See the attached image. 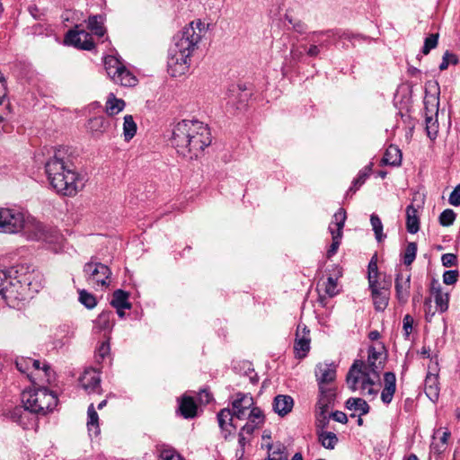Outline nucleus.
Returning <instances> with one entry per match:
<instances>
[{
  "instance_id": "f257e3e1",
  "label": "nucleus",
  "mask_w": 460,
  "mask_h": 460,
  "mask_svg": "<svg viewBox=\"0 0 460 460\" xmlns=\"http://www.w3.org/2000/svg\"><path fill=\"white\" fill-rule=\"evenodd\" d=\"M205 23L200 20L193 21L174 35L168 50V73L172 77L184 75L190 65V57L198 48L203 33Z\"/></svg>"
},
{
  "instance_id": "f03ea898",
  "label": "nucleus",
  "mask_w": 460,
  "mask_h": 460,
  "mask_svg": "<svg viewBox=\"0 0 460 460\" xmlns=\"http://www.w3.org/2000/svg\"><path fill=\"white\" fill-rule=\"evenodd\" d=\"M45 173L51 188L63 196H75L84 187V179L65 148L55 150L53 155L46 161Z\"/></svg>"
},
{
  "instance_id": "7ed1b4c3",
  "label": "nucleus",
  "mask_w": 460,
  "mask_h": 460,
  "mask_svg": "<svg viewBox=\"0 0 460 460\" xmlns=\"http://www.w3.org/2000/svg\"><path fill=\"white\" fill-rule=\"evenodd\" d=\"M211 141L209 128L199 120L183 119L172 128V146L178 154L190 159L197 158Z\"/></svg>"
},
{
  "instance_id": "20e7f679",
  "label": "nucleus",
  "mask_w": 460,
  "mask_h": 460,
  "mask_svg": "<svg viewBox=\"0 0 460 460\" xmlns=\"http://www.w3.org/2000/svg\"><path fill=\"white\" fill-rule=\"evenodd\" d=\"M10 273L13 274V288L9 290V297L13 302L26 299L32 293H38L43 285V276L34 267L27 264H20L10 269Z\"/></svg>"
},
{
  "instance_id": "39448f33",
  "label": "nucleus",
  "mask_w": 460,
  "mask_h": 460,
  "mask_svg": "<svg viewBox=\"0 0 460 460\" xmlns=\"http://www.w3.org/2000/svg\"><path fill=\"white\" fill-rule=\"evenodd\" d=\"M385 361L382 358V352L377 351L374 347L368 349L367 361L355 360L347 374L348 386L352 390L358 389L359 382V374L369 372L376 380L379 379L381 370L384 368Z\"/></svg>"
},
{
  "instance_id": "423d86ee",
  "label": "nucleus",
  "mask_w": 460,
  "mask_h": 460,
  "mask_svg": "<svg viewBox=\"0 0 460 460\" xmlns=\"http://www.w3.org/2000/svg\"><path fill=\"white\" fill-rule=\"evenodd\" d=\"M22 402L30 413L46 415L57 406L58 397L48 388L39 387L23 391Z\"/></svg>"
},
{
  "instance_id": "0eeeda50",
  "label": "nucleus",
  "mask_w": 460,
  "mask_h": 460,
  "mask_svg": "<svg viewBox=\"0 0 460 460\" xmlns=\"http://www.w3.org/2000/svg\"><path fill=\"white\" fill-rule=\"evenodd\" d=\"M104 68L110 78L118 84L130 87L136 85L137 77L115 56L104 58Z\"/></svg>"
},
{
  "instance_id": "6e6552de",
  "label": "nucleus",
  "mask_w": 460,
  "mask_h": 460,
  "mask_svg": "<svg viewBox=\"0 0 460 460\" xmlns=\"http://www.w3.org/2000/svg\"><path fill=\"white\" fill-rule=\"evenodd\" d=\"M84 275L89 285L103 289L110 285L111 270L107 265L92 261L84 264Z\"/></svg>"
},
{
  "instance_id": "1a4fd4ad",
  "label": "nucleus",
  "mask_w": 460,
  "mask_h": 460,
  "mask_svg": "<svg viewBox=\"0 0 460 460\" xmlns=\"http://www.w3.org/2000/svg\"><path fill=\"white\" fill-rule=\"evenodd\" d=\"M24 226V212L17 208H0V233L18 234Z\"/></svg>"
},
{
  "instance_id": "9d476101",
  "label": "nucleus",
  "mask_w": 460,
  "mask_h": 460,
  "mask_svg": "<svg viewBox=\"0 0 460 460\" xmlns=\"http://www.w3.org/2000/svg\"><path fill=\"white\" fill-rule=\"evenodd\" d=\"M346 218V211L343 208H340L332 217V220L329 225V231L332 237V243L327 251L328 258L333 256L338 251Z\"/></svg>"
},
{
  "instance_id": "9b49d317",
  "label": "nucleus",
  "mask_w": 460,
  "mask_h": 460,
  "mask_svg": "<svg viewBox=\"0 0 460 460\" xmlns=\"http://www.w3.org/2000/svg\"><path fill=\"white\" fill-rule=\"evenodd\" d=\"M314 375L318 389L332 388L337 376V365L333 362H320L316 365Z\"/></svg>"
},
{
  "instance_id": "f8f14e48",
  "label": "nucleus",
  "mask_w": 460,
  "mask_h": 460,
  "mask_svg": "<svg viewBox=\"0 0 460 460\" xmlns=\"http://www.w3.org/2000/svg\"><path fill=\"white\" fill-rule=\"evenodd\" d=\"M310 330L304 323H298L294 343L295 357L304 358L310 350Z\"/></svg>"
},
{
  "instance_id": "ddd939ff",
  "label": "nucleus",
  "mask_w": 460,
  "mask_h": 460,
  "mask_svg": "<svg viewBox=\"0 0 460 460\" xmlns=\"http://www.w3.org/2000/svg\"><path fill=\"white\" fill-rule=\"evenodd\" d=\"M65 42L77 49L91 50L94 47L92 35L84 31L70 30L66 35Z\"/></svg>"
},
{
  "instance_id": "4468645a",
  "label": "nucleus",
  "mask_w": 460,
  "mask_h": 460,
  "mask_svg": "<svg viewBox=\"0 0 460 460\" xmlns=\"http://www.w3.org/2000/svg\"><path fill=\"white\" fill-rule=\"evenodd\" d=\"M47 226L42 223L26 215L24 212V226L22 232L26 235L27 239L31 241H41L44 238Z\"/></svg>"
},
{
  "instance_id": "2eb2a0df",
  "label": "nucleus",
  "mask_w": 460,
  "mask_h": 460,
  "mask_svg": "<svg viewBox=\"0 0 460 460\" xmlns=\"http://www.w3.org/2000/svg\"><path fill=\"white\" fill-rule=\"evenodd\" d=\"M82 388L89 394L102 393L101 376L94 369H86L79 378Z\"/></svg>"
},
{
  "instance_id": "dca6fc26",
  "label": "nucleus",
  "mask_w": 460,
  "mask_h": 460,
  "mask_svg": "<svg viewBox=\"0 0 460 460\" xmlns=\"http://www.w3.org/2000/svg\"><path fill=\"white\" fill-rule=\"evenodd\" d=\"M253 397L250 394L237 393L236 398L232 402L234 416L243 420L245 417V411L253 407Z\"/></svg>"
},
{
  "instance_id": "f3484780",
  "label": "nucleus",
  "mask_w": 460,
  "mask_h": 460,
  "mask_svg": "<svg viewBox=\"0 0 460 460\" xmlns=\"http://www.w3.org/2000/svg\"><path fill=\"white\" fill-rule=\"evenodd\" d=\"M394 288L399 303L405 304L410 296L411 275H404L402 272L397 273Z\"/></svg>"
},
{
  "instance_id": "a211bd4d",
  "label": "nucleus",
  "mask_w": 460,
  "mask_h": 460,
  "mask_svg": "<svg viewBox=\"0 0 460 460\" xmlns=\"http://www.w3.org/2000/svg\"><path fill=\"white\" fill-rule=\"evenodd\" d=\"M6 95L5 79L0 73V135L7 131L8 121L10 119V111L8 104L4 105V98Z\"/></svg>"
},
{
  "instance_id": "6ab92c4d",
  "label": "nucleus",
  "mask_w": 460,
  "mask_h": 460,
  "mask_svg": "<svg viewBox=\"0 0 460 460\" xmlns=\"http://www.w3.org/2000/svg\"><path fill=\"white\" fill-rule=\"evenodd\" d=\"M336 397V388H325L319 389V396L316 403V411L323 412H328L331 408L334 405V401Z\"/></svg>"
},
{
  "instance_id": "aec40b11",
  "label": "nucleus",
  "mask_w": 460,
  "mask_h": 460,
  "mask_svg": "<svg viewBox=\"0 0 460 460\" xmlns=\"http://www.w3.org/2000/svg\"><path fill=\"white\" fill-rule=\"evenodd\" d=\"M233 416H234V412L228 408L220 410L217 415L218 425L225 439H227L233 433V430L235 429V427L233 425Z\"/></svg>"
},
{
  "instance_id": "412c9836",
  "label": "nucleus",
  "mask_w": 460,
  "mask_h": 460,
  "mask_svg": "<svg viewBox=\"0 0 460 460\" xmlns=\"http://www.w3.org/2000/svg\"><path fill=\"white\" fill-rule=\"evenodd\" d=\"M384 388L381 392V400L384 403L389 404L396 390V376L393 372H385L384 375Z\"/></svg>"
},
{
  "instance_id": "4be33fe9",
  "label": "nucleus",
  "mask_w": 460,
  "mask_h": 460,
  "mask_svg": "<svg viewBox=\"0 0 460 460\" xmlns=\"http://www.w3.org/2000/svg\"><path fill=\"white\" fill-rule=\"evenodd\" d=\"M430 292L434 296L438 310L441 313L446 312L448 308V295L442 292L441 285L438 280H432Z\"/></svg>"
},
{
  "instance_id": "5701e85b",
  "label": "nucleus",
  "mask_w": 460,
  "mask_h": 460,
  "mask_svg": "<svg viewBox=\"0 0 460 460\" xmlns=\"http://www.w3.org/2000/svg\"><path fill=\"white\" fill-rule=\"evenodd\" d=\"M44 235L45 236L42 238L41 242L48 243L53 252H58L61 250L64 238L58 229L47 227Z\"/></svg>"
},
{
  "instance_id": "b1692460",
  "label": "nucleus",
  "mask_w": 460,
  "mask_h": 460,
  "mask_svg": "<svg viewBox=\"0 0 460 460\" xmlns=\"http://www.w3.org/2000/svg\"><path fill=\"white\" fill-rule=\"evenodd\" d=\"M373 303L376 310L384 311L388 305V291L385 288H380L378 284L370 286Z\"/></svg>"
},
{
  "instance_id": "393cba45",
  "label": "nucleus",
  "mask_w": 460,
  "mask_h": 460,
  "mask_svg": "<svg viewBox=\"0 0 460 460\" xmlns=\"http://www.w3.org/2000/svg\"><path fill=\"white\" fill-rule=\"evenodd\" d=\"M338 34V32L332 30L314 31L310 36V40L317 44L322 49H327L332 45V39Z\"/></svg>"
},
{
  "instance_id": "a878e982",
  "label": "nucleus",
  "mask_w": 460,
  "mask_h": 460,
  "mask_svg": "<svg viewBox=\"0 0 460 460\" xmlns=\"http://www.w3.org/2000/svg\"><path fill=\"white\" fill-rule=\"evenodd\" d=\"M402 155L401 149L395 145H390L382 158L381 164L391 166H400Z\"/></svg>"
},
{
  "instance_id": "bb28decb",
  "label": "nucleus",
  "mask_w": 460,
  "mask_h": 460,
  "mask_svg": "<svg viewBox=\"0 0 460 460\" xmlns=\"http://www.w3.org/2000/svg\"><path fill=\"white\" fill-rule=\"evenodd\" d=\"M293 405V398L289 395L279 394L273 401V410L280 416H285L291 411Z\"/></svg>"
},
{
  "instance_id": "cd10ccee",
  "label": "nucleus",
  "mask_w": 460,
  "mask_h": 460,
  "mask_svg": "<svg viewBox=\"0 0 460 460\" xmlns=\"http://www.w3.org/2000/svg\"><path fill=\"white\" fill-rule=\"evenodd\" d=\"M13 274L10 273V269L7 270H0V294L5 302L12 306L13 302L9 297V290L13 288Z\"/></svg>"
},
{
  "instance_id": "c85d7f7f",
  "label": "nucleus",
  "mask_w": 460,
  "mask_h": 460,
  "mask_svg": "<svg viewBox=\"0 0 460 460\" xmlns=\"http://www.w3.org/2000/svg\"><path fill=\"white\" fill-rule=\"evenodd\" d=\"M114 325V314L112 311L102 312L94 321V327L99 331H111Z\"/></svg>"
},
{
  "instance_id": "c756f323",
  "label": "nucleus",
  "mask_w": 460,
  "mask_h": 460,
  "mask_svg": "<svg viewBox=\"0 0 460 460\" xmlns=\"http://www.w3.org/2000/svg\"><path fill=\"white\" fill-rule=\"evenodd\" d=\"M376 378L369 372H363L359 374V381H361V390L364 394L376 396L378 393V389L375 386H378L375 381Z\"/></svg>"
},
{
  "instance_id": "7c9ffc66",
  "label": "nucleus",
  "mask_w": 460,
  "mask_h": 460,
  "mask_svg": "<svg viewBox=\"0 0 460 460\" xmlns=\"http://www.w3.org/2000/svg\"><path fill=\"white\" fill-rule=\"evenodd\" d=\"M126 103L122 99L116 98L114 93H111L106 101L105 111L108 116H114L122 111Z\"/></svg>"
},
{
  "instance_id": "2f4dec72",
  "label": "nucleus",
  "mask_w": 460,
  "mask_h": 460,
  "mask_svg": "<svg viewBox=\"0 0 460 460\" xmlns=\"http://www.w3.org/2000/svg\"><path fill=\"white\" fill-rule=\"evenodd\" d=\"M406 229L410 234H416L420 229L418 211L412 205L406 208Z\"/></svg>"
},
{
  "instance_id": "473e14b6",
  "label": "nucleus",
  "mask_w": 460,
  "mask_h": 460,
  "mask_svg": "<svg viewBox=\"0 0 460 460\" xmlns=\"http://www.w3.org/2000/svg\"><path fill=\"white\" fill-rule=\"evenodd\" d=\"M179 410L185 419H191L196 416L197 405L190 396H183L180 402Z\"/></svg>"
},
{
  "instance_id": "72a5a7b5",
  "label": "nucleus",
  "mask_w": 460,
  "mask_h": 460,
  "mask_svg": "<svg viewBox=\"0 0 460 460\" xmlns=\"http://www.w3.org/2000/svg\"><path fill=\"white\" fill-rule=\"evenodd\" d=\"M425 393L431 401L438 399L439 387L438 382V376L429 374L425 379Z\"/></svg>"
},
{
  "instance_id": "f704fd0d",
  "label": "nucleus",
  "mask_w": 460,
  "mask_h": 460,
  "mask_svg": "<svg viewBox=\"0 0 460 460\" xmlns=\"http://www.w3.org/2000/svg\"><path fill=\"white\" fill-rule=\"evenodd\" d=\"M318 442L326 449H333L338 444L335 433L326 430H317Z\"/></svg>"
},
{
  "instance_id": "c9c22d12",
  "label": "nucleus",
  "mask_w": 460,
  "mask_h": 460,
  "mask_svg": "<svg viewBox=\"0 0 460 460\" xmlns=\"http://www.w3.org/2000/svg\"><path fill=\"white\" fill-rule=\"evenodd\" d=\"M111 305L114 308L120 307L130 309L132 306L131 303L128 301V293L122 289H117L113 292Z\"/></svg>"
},
{
  "instance_id": "e433bc0d",
  "label": "nucleus",
  "mask_w": 460,
  "mask_h": 460,
  "mask_svg": "<svg viewBox=\"0 0 460 460\" xmlns=\"http://www.w3.org/2000/svg\"><path fill=\"white\" fill-rule=\"evenodd\" d=\"M29 412V410L26 409L25 405L22 403V406H15L10 411L9 416L13 421L26 429L28 427L27 417Z\"/></svg>"
},
{
  "instance_id": "4c0bfd02",
  "label": "nucleus",
  "mask_w": 460,
  "mask_h": 460,
  "mask_svg": "<svg viewBox=\"0 0 460 460\" xmlns=\"http://www.w3.org/2000/svg\"><path fill=\"white\" fill-rule=\"evenodd\" d=\"M346 408L349 411L358 412L360 415L368 413L370 409L369 405L364 399L354 397H350L346 401Z\"/></svg>"
},
{
  "instance_id": "58836bf2",
  "label": "nucleus",
  "mask_w": 460,
  "mask_h": 460,
  "mask_svg": "<svg viewBox=\"0 0 460 460\" xmlns=\"http://www.w3.org/2000/svg\"><path fill=\"white\" fill-rule=\"evenodd\" d=\"M31 364H35L33 361H32V358H18L15 362V365H16V367L17 369L22 373V374H25L27 375V376L29 377V379L33 383L35 384V377H34V374H33V371H31Z\"/></svg>"
},
{
  "instance_id": "ea45409f",
  "label": "nucleus",
  "mask_w": 460,
  "mask_h": 460,
  "mask_svg": "<svg viewBox=\"0 0 460 460\" xmlns=\"http://www.w3.org/2000/svg\"><path fill=\"white\" fill-rule=\"evenodd\" d=\"M87 27L93 34L98 37H102L106 32V30L103 26V19L101 15L89 17Z\"/></svg>"
},
{
  "instance_id": "a19ab883",
  "label": "nucleus",
  "mask_w": 460,
  "mask_h": 460,
  "mask_svg": "<svg viewBox=\"0 0 460 460\" xmlns=\"http://www.w3.org/2000/svg\"><path fill=\"white\" fill-rule=\"evenodd\" d=\"M87 417V427L89 432H93L94 435H98L100 433L99 416L93 403L88 407Z\"/></svg>"
},
{
  "instance_id": "79ce46f5",
  "label": "nucleus",
  "mask_w": 460,
  "mask_h": 460,
  "mask_svg": "<svg viewBox=\"0 0 460 460\" xmlns=\"http://www.w3.org/2000/svg\"><path fill=\"white\" fill-rule=\"evenodd\" d=\"M137 124L131 115H126L123 122V136L125 141H130L137 133Z\"/></svg>"
},
{
  "instance_id": "37998d69",
  "label": "nucleus",
  "mask_w": 460,
  "mask_h": 460,
  "mask_svg": "<svg viewBox=\"0 0 460 460\" xmlns=\"http://www.w3.org/2000/svg\"><path fill=\"white\" fill-rule=\"evenodd\" d=\"M268 447L270 450L269 460H287V448L282 443L270 444Z\"/></svg>"
},
{
  "instance_id": "c03bdc74",
  "label": "nucleus",
  "mask_w": 460,
  "mask_h": 460,
  "mask_svg": "<svg viewBox=\"0 0 460 460\" xmlns=\"http://www.w3.org/2000/svg\"><path fill=\"white\" fill-rule=\"evenodd\" d=\"M75 335V327L69 323H63L58 326L56 332V337L61 340V343L68 342Z\"/></svg>"
},
{
  "instance_id": "a18cd8bd",
  "label": "nucleus",
  "mask_w": 460,
  "mask_h": 460,
  "mask_svg": "<svg viewBox=\"0 0 460 460\" xmlns=\"http://www.w3.org/2000/svg\"><path fill=\"white\" fill-rule=\"evenodd\" d=\"M157 450L159 451V457L162 460H184L173 447L168 445H162L157 447Z\"/></svg>"
},
{
  "instance_id": "49530a36",
  "label": "nucleus",
  "mask_w": 460,
  "mask_h": 460,
  "mask_svg": "<svg viewBox=\"0 0 460 460\" xmlns=\"http://www.w3.org/2000/svg\"><path fill=\"white\" fill-rule=\"evenodd\" d=\"M108 121L103 116L94 117L88 121V128L92 132L102 133L108 127Z\"/></svg>"
},
{
  "instance_id": "de8ad7c7",
  "label": "nucleus",
  "mask_w": 460,
  "mask_h": 460,
  "mask_svg": "<svg viewBox=\"0 0 460 460\" xmlns=\"http://www.w3.org/2000/svg\"><path fill=\"white\" fill-rule=\"evenodd\" d=\"M371 171L370 165L366 166L363 170H361L357 178L354 179L352 181L351 187L349 189L348 193L349 192H355L357 190H358L366 181L367 177L369 176Z\"/></svg>"
},
{
  "instance_id": "09e8293b",
  "label": "nucleus",
  "mask_w": 460,
  "mask_h": 460,
  "mask_svg": "<svg viewBox=\"0 0 460 460\" xmlns=\"http://www.w3.org/2000/svg\"><path fill=\"white\" fill-rule=\"evenodd\" d=\"M370 223L375 233L376 239L378 242H381L385 235L383 234V224L380 217L376 214H372L370 217Z\"/></svg>"
},
{
  "instance_id": "8fccbe9b",
  "label": "nucleus",
  "mask_w": 460,
  "mask_h": 460,
  "mask_svg": "<svg viewBox=\"0 0 460 460\" xmlns=\"http://www.w3.org/2000/svg\"><path fill=\"white\" fill-rule=\"evenodd\" d=\"M425 121L428 137L430 139H435L438 132V122L437 118H433L432 116H427Z\"/></svg>"
},
{
  "instance_id": "3c124183",
  "label": "nucleus",
  "mask_w": 460,
  "mask_h": 460,
  "mask_svg": "<svg viewBox=\"0 0 460 460\" xmlns=\"http://www.w3.org/2000/svg\"><path fill=\"white\" fill-rule=\"evenodd\" d=\"M368 270V283L369 287L374 286L377 284V275H378V268H377V262H376V256H373L370 260L367 267Z\"/></svg>"
},
{
  "instance_id": "603ef678",
  "label": "nucleus",
  "mask_w": 460,
  "mask_h": 460,
  "mask_svg": "<svg viewBox=\"0 0 460 460\" xmlns=\"http://www.w3.org/2000/svg\"><path fill=\"white\" fill-rule=\"evenodd\" d=\"M264 414L259 407H252L248 415V421L255 424L257 427H261L264 423Z\"/></svg>"
},
{
  "instance_id": "864d4df0",
  "label": "nucleus",
  "mask_w": 460,
  "mask_h": 460,
  "mask_svg": "<svg viewBox=\"0 0 460 460\" xmlns=\"http://www.w3.org/2000/svg\"><path fill=\"white\" fill-rule=\"evenodd\" d=\"M417 253V243H409L405 248L403 254V263L406 266H410L415 260Z\"/></svg>"
},
{
  "instance_id": "5fc2aeb1",
  "label": "nucleus",
  "mask_w": 460,
  "mask_h": 460,
  "mask_svg": "<svg viewBox=\"0 0 460 460\" xmlns=\"http://www.w3.org/2000/svg\"><path fill=\"white\" fill-rule=\"evenodd\" d=\"M79 301L88 309L93 308L97 304L95 296L86 290L79 292Z\"/></svg>"
},
{
  "instance_id": "6e6d98bb",
  "label": "nucleus",
  "mask_w": 460,
  "mask_h": 460,
  "mask_svg": "<svg viewBox=\"0 0 460 460\" xmlns=\"http://www.w3.org/2000/svg\"><path fill=\"white\" fill-rule=\"evenodd\" d=\"M459 59L456 54L446 51L443 55L442 62L439 65V69L441 71L446 70L449 65H457Z\"/></svg>"
},
{
  "instance_id": "4d7b16f0",
  "label": "nucleus",
  "mask_w": 460,
  "mask_h": 460,
  "mask_svg": "<svg viewBox=\"0 0 460 460\" xmlns=\"http://www.w3.org/2000/svg\"><path fill=\"white\" fill-rule=\"evenodd\" d=\"M456 220V213L452 209H445L439 216V224L443 226H449Z\"/></svg>"
},
{
  "instance_id": "13d9d810",
  "label": "nucleus",
  "mask_w": 460,
  "mask_h": 460,
  "mask_svg": "<svg viewBox=\"0 0 460 460\" xmlns=\"http://www.w3.org/2000/svg\"><path fill=\"white\" fill-rule=\"evenodd\" d=\"M110 350L111 349L109 341H102L95 352L96 361L101 363L102 360H104L105 358L110 355Z\"/></svg>"
},
{
  "instance_id": "bf43d9fd",
  "label": "nucleus",
  "mask_w": 460,
  "mask_h": 460,
  "mask_svg": "<svg viewBox=\"0 0 460 460\" xmlns=\"http://www.w3.org/2000/svg\"><path fill=\"white\" fill-rule=\"evenodd\" d=\"M438 35L430 34L424 40V46L422 48V53L428 55L431 49H435L438 45Z\"/></svg>"
},
{
  "instance_id": "052dcab7",
  "label": "nucleus",
  "mask_w": 460,
  "mask_h": 460,
  "mask_svg": "<svg viewBox=\"0 0 460 460\" xmlns=\"http://www.w3.org/2000/svg\"><path fill=\"white\" fill-rule=\"evenodd\" d=\"M413 318L410 314L404 315L402 319V331L405 339H409L412 332Z\"/></svg>"
},
{
  "instance_id": "680f3d73",
  "label": "nucleus",
  "mask_w": 460,
  "mask_h": 460,
  "mask_svg": "<svg viewBox=\"0 0 460 460\" xmlns=\"http://www.w3.org/2000/svg\"><path fill=\"white\" fill-rule=\"evenodd\" d=\"M330 417L331 416H328V412L322 413V411H316L317 430H324L329 423Z\"/></svg>"
},
{
  "instance_id": "e2e57ef3",
  "label": "nucleus",
  "mask_w": 460,
  "mask_h": 460,
  "mask_svg": "<svg viewBox=\"0 0 460 460\" xmlns=\"http://www.w3.org/2000/svg\"><path fill=\"white\" fill-rule=\"evenodd\" d=\"M325 293L332 297L334 296H336L338 294V289H337V281L336 279H334L332 277H329L327 279V281L325 283Z\"/></svg>"
},
{
  "instance_id": "0e129e2a",
  "label": "nucleus",
  "mask_w": 460,
  "mask_h": 460,
  "mask_svg": "<svg viewBox=\"0 0 460 460\" xmlns=\"http://www.w3.org/2000/svg\"><path fill=\"white\" fill-rule=\"evenodd\" d=\"M38 377H44L46 382L50 384L55 379V373L49 364L43 363L40 376H38Z\"/></svg>"
},
{
  "instance_id": "69168bd1",
  "label": "nucleus",
  "mask_w": 460,
  "mask_h": 460,
  "mask_svg": "<svg viewBox=\"0 0 460 460\" xmlns=\"http://www.w3.org/2000/svg\"><path fill=\"white\" fill-rule=\"evenodd\" d=\"M248 440L243 435H238V448L235 452L236 460H242L245 453V446Z\"/></svg>"
},
{
  "instance_id": "338daca9",
  "label": "nucleus",
  "mask_w": 460,
  "mask_h": 460,
  "mask_svg": "<svg viewBox=\"0 0 460 460\" xmlns=\"http://www.w3.org/2000/svg\"><path fill=\"white\" fill-rule=\"evenodd\" d=\"M458 275V271L456 270H447L443 274V282L447 285H453L457 281Z\"/></svg>"
},
{
  "instance_id": "774afa93",
  "label": "nucleus",
  "mask_w": 460,
  "mask_h": 460,
  "mask_svg": "<svg viewBox=\"0 0 460 460\" xmlns=\"http://www.w3.org/2000/svg\"><path fill=\"white\" fill-rule=\"evenodd\" d=\"M448 201L455 207L460 205V185H457L450 193Z\"/></svg>"
}]
</instances>
